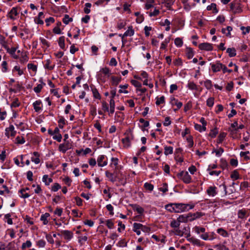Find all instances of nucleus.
<instances>
[{
  "mask_svg": "<svg viewBox=\"0 0 250 250\" xmlns=\"http://www.w3.org/2000/svg\"><path fill=\"white\" fill-rule=\"evenodd\" d=\"M173 207L174 212L180 213L188 210V207H189V209H192L194 206L188 204L174 203Z\"/></svg>",
  "mask_w": 250,
  "mask_h": 250,
  "instance_id": "nucleus-1",
  "label": "nucleus"
},
{
  "mask_svg": "<svg viewBox=\"0 0 250 250\" xmlns=\"http://www.w3.org/2000/svg\"><path fill=\"white\" fill-rule=\"evenodd\" d=\"M185 184H189L191 182V177L188 171H182L177 175Z\"/></svg>",
  "mask_w": 250,
  "mask_h": 250,
  "instance_id": "nucleus-2",
  "label": "nucleus"
},
{
  "mask_svg": "<svg viewBox=\"0 0 250 250\" xmlns=\"http://www.w3.org/2000/svg\"><path fill=\"white\" fill-rule=\"evenodd\" d=\"M100 72V73L98 74V78L103 82L105 81V76L108 78L111 75L110 71L107 67L102 68Z\"/></svg>",
  "mask_w": 250,
  "mask_h": 250,
  "instance_id": "nucleus-3",
  "label": "nucleus"
},
{
  "mask_svg": "<svg viewBox=\"0 0 250 250\" xmlns=\"http://www.w3.org/2000/svg\"><path fill=\"white\" fill-rule=\"evenodd\" d=\"M125 137L122 139V142L124 147H129L131 146V141L133 138V136L132 134L129 133H125Z\"/></svg>",
  "mask_w": 250,
  "mask_h": 250,
  "instance_id": "nucleus-4",
  "label": "nucleus"
},
{
  "mask_svg": "<svg viewBox=\"0 0 250 250\" xmlns=\"http://www.w3.org/2000/svg\"><path fill=\"white\" fill-rule=\"evenodd\" d=\"M230 10L234 14L240 13L242 10L240 6V4L237 2H232L230 4Z\"/></svg>",
  "mask_w": 250,
  "mask_h": 250,
  "instance_id": "nucleus-5",
  "label": "nucleus"
},
{
  "mask_svg": "<svg viewBox=\"0 0 250 250\" xmlns=\"http://www.w3.org/2000/svg\"><path fill=\"white\" fill-rule=\"evenodd\" d=\"M16 131L15 130V128L14 126L11 125L9 126V127H7L5 129V135L9 137L10 136L12 137H14L16 135Z\"/></svg>",
  "mask_w": 250,
  "mask_h": 250,
  "instance_id": "nucleus-6",
  "label": "nucleus"
},
{
  "mask_svg": "<svg viewBox=\"0 0 250 250\" xmlns=\"http://www.w3.org/2000/svg\"><path fill=\"white\" fill-rule=\"evenodd\" d=\"M198 47L201 50L206 51H211L213 49V46L212 44L208 42L201 43L199 44Z\"/></svg>",
  "mask_w": 250,
  "mask_h": 250,
  "instance_id": "nucleus-7",
  "label": "nucleus"
},
{
  "mask_svg": "<svg viewBox=\"0 0 250 250\" xmlns=\"http://www.w3.org/2000/svg\"><path fill=\"white\" fill-rule=\"evenodd\" d=\"M211 69L214 73L220 71L222 68L223 64L219 61H217L215 63H210Z\"/></svg>",
  "mask_w": 250,
  "mask_h": 250,
  "instance_id": "nucleus-8",
  "label": "nucleus"
},
{
  "mask_svg": "<svg viewBox=\"0 0 250 250\" xmlns=\"http://www.w3.org/2000/svg\"><path fill=\"white\" fill-rule=\"evenodd\" d=\"M71 145L68 141L64 144H61L59 145V150L64 153L66 151L71 148Z\"/></svg>",
  "mask_w": 250,
  "mask_h": 250,
  "instance_id": "nucleus-9",
  "label": "nucleus"
},
{
  "mask_svg": "<svg viewBox=\"0 0 250 250\" xmlns=\"http://www.w3.org/2000/svg\"><path fill=\"white\" fill-rule=\"evenodd\" d=\"M170 100V103L172 105H175L177 106V109H174L175 111L180 109L182 106V103L181 102H179L178 100L177 99H176L174 97H171Z\"/></svg>",
  "mask_w": 250,
  "mask_h": 250,
  "instance_id": "nucleus-10",
  "label": "nucleus"
},
{
  "mask_svg": "<svg viewBox=\"0 0 250 250\" xmlns=\"http://www.w3.org/2000/svg\"><path fill=\"white\" fill-rule=\"evenodd\" d=\"M60 232L61 233V235H62L63 236L64 238L67 240H71L73 236V232L69 230H61Z\"/></svg>",
  "mask_w": 250,
  "mask_h": 250,
  "instance_id": "nucleus-11",
  "label": "nucleus"
},
{
  "mask_svg": "<svg viewBox=\"0 0 250 250\" xmlns=\"http://www.w3.org/2000/svg\"><path fill=\"white\" fill-rule=\"evenodd\" d=\"M106 158L105 156L104 155H100L97 159V163L99 167H104L107 164V162L105 160Z\"/></svg>",
  "mask_w": 250,
  "mask_h": 250,
  "instance_id": "nucleus-12",
  "label": "nucleus"
},
{
  "mask_svg": "<svg viewBox=\"0 0 250 250\" xmlns=\"http://www.w3.org/2000/svg\"><path fill=\"white\" fill-rule=\"evenodd\" d=\"M207 193L210 196H215L217 194V188L215 186L209 187L207 190Z\"/></svg>",
  "mask_w": 250,
  "mask_h": 250,
  "instance_id": "nucleus-13",
  "label": "nucleus"
},
{
  "mask_svg": "<svg viewBox=\"0 0 250 250\" xmlns=\"http://www.w3.org/2000/svg\"><path fill=\"white\" fill-rule=\"evenodd\" d=\"M203 216V214L201 212H196L195 213H188V220L189 221H192L196 219L199 218Z\"/></svg>",
  "mask_w": 250,
  "mask_h": 250,
  "instance_id": "nucleus-14",
  "label": "nucleus"
},
{
  "mask_svg": "<svg viewBox=\"0 0 250 250\" xmlns=\"http://www.w3.org/2000/svg\"><path fill=\"white\" fill-rule=\"evenodd\" d=\"M112 163L110 164V166L115 167V170L121 169L122 168L121 166L118 165V159L117 158L112 157L111 158Z\"/></svg>",
  "mask_w": 250,
  "mask_h": 250,
  "instance_id": "nucleus-15",
  "label": "nucleus"
},
{
  "mask_svg": "<svg viewBox=\"0 0 250 250\" xmlns=\"http://www.w3.org/2000/svg\"><path fill=\"white\" fill-rule=\"evenodd\" d=\"M135 226L137 229H141L144 232L148 233L150 230L149 227L144 226L142 224H135Z\"/></svg>",
  "mask_w": 250,
  "mask_h": 250,
  "instance_id": "nucleus-16",
  "label": "nucleus"
},
{
  "mask_svg": "<svg viewBox=\"0 0 250 250\" xmlns=\"http://www.w3.org/2000/svg\"><path fill=\"white\" fill-rule=\"evenodd\" d=\"M39 82L41 83V84H38L37 86L34 88V91L37 93H40L41 91L43 86L45 85V83H43L42 79H40L39 80Z\"/></svg>",
  "mask_w": 250,
  "mask_h": 250,
  "instance_id": "nucleus-17",
  "label": "nucleus"
},
{
  "mask_svg": "<svg viewBox=\"0 0 250 250\" xmlns=\"http://www.w3.org/2000/svg\"><path fill=\"white\" fill-rule=\"evenodd\" d=\"M44 18L43 13L42 12H41L39 13L38 17H36L35 18V22L38 24H43V21L42 20V19Z\"/></svg>",
  "mask_w": 250,
  "mask_h": 250,
  "instance_id": "nucleus-18",
  "label": "nucleus"
},
{
  "mask_svg": "<svg viewBox=\"0 0 250 250\" xmlns=\"http://www.w3.org/2000/svg\"><path fill=\"white\" fill-rule=\"evenodd\" d=\"M134 34V31L131 26H129L128 30L126 31L124 34H123V37L127 36H132Z\"/></svg>",
  "mask_w": 250,
  "mask_h": 250,
  "instance_id": "nucleus-19",
  "label": "nucleus"
},
{
  "mask_svg": "<svg viewBox=\"0 0 250 250\" xmlns=\"http://www.w3.org/2000/svg\"><path fill=\"white\" fill-rule=\"evenodd\" d=\"M18 10L17 8L13 7L9 13V18L11 19H15V17L18 15Z\"/></svg>",
  "mask_w": 250,
  "mask_h": 250,
  "instance_id": "nucleus-20",
  "label": "nucleus"
},
{
  "mask_svg": "<svg viewBox=\"0 0 250 250\" xmlns=\"http://www.w3.org/2000/svg\"><path fill=\"white\" fill-rule=\"evenodd\" d=\"M33 155L35 158L32 157L31 161L34 162L36 164H38L40 163V154L38 152H34Z\"/></svg>",
  "mask_w": 250,
  "mask_h": 250,
  "instance_id": "nucleus-21",
  "label": "nucleus"
},
{
  "mask_svg": "<svg viewBox=\"0 0 250 250\" xmlns=\"http://www.w3.org/2000/svg\"><path fill=\"white\" fill-rule=\"evenodd\" d=\"M42 102L40 100L36 101L33 104V105L34 109L36 112H39L42 109V108L40 105L41 104Z\"/></svg>",
  "mask_w": 250,
  "mask_h": 250,
  "instance_id": "nucleus-22",
  "label": "nucleus"
},
{
  "mask_svg": "<svg viewBox=\"0 0 250 250\" xmlns=\"http://www.w3.org/2000/svg\"><path fill=\"white\" fill-rule=\"evenodd\" d=\"M28 61V57L26 53H21V57L20 58V62L21 63L24 64Z\"/></svg>",
  "mask_w": 250,
  "mask_h": 250,
  "instance_id": "nucleus-23",
  "label": "nucleus"
},
{
  "mask_svg": "<svg viewBox=\"0 0 250 250\" xmlns=\"http://www.w3.org/2000/svg\"><path fill=\"white\" fill-rule=\"evenodd\" d=\"M177 219L180 223L188 222L189 221L188 220V214L187 215L183 214L180 215Z\"/></svg>",
  "mask_w": 250,
  "mask_h": 250,
  "instance_id": "nucleus-24",
  "label": "nucleus"
},
{
  "mask_svg": "<svg viewBox=\"0 0 250 250\" xmlns=\"http://www.w3.org/2000/svg\"><path fill=\"white\" fill-rule=\"evenodd\" d=\"M65 37L64 36L60 37L58 40V44L59 46L62 49L65 48Z\"/></svg>",
  "mask_w": 250,
  "mask_h": 250,
  "instance_id": "nucleus-25",
  "label": "nucleus"
},
{
  "mask_svg": "<svg viewBox=\"0 0 250 250\" xmlns=\"http://www.w3.org/2000/svg\"><path fill=\"white\" fill-rule=\"evenodd\" d=\"M105 176L109 179V180L112 182H114L116 181V177L114 176V173H111L108 171H105Z\"/></svg>",
  "mask_w": 250,
  "mask_h": 250,
  "instance_id": "nucleus-26",
  "label": "nucleus"
},
{
  "mask_svg": "<svg viewBox=\"0 0 250 250\" xmlns=\"http://www.w3.org/2000/svg\"><path fill=\"white\" fill-rule=\"evenodd\" d=\"M227 53L229 54L230 57H233L236 56V50L234 48H229L227 49Z\"/></svg>",
  "mask_w": 250,
  "mask_h": 250,
  "instance_id": "nucleus-27",
  "label": "nucleus"
},
{
  "mask_svg": "<svg viewBox=\"0 0 250 250\" xmlns=\"http://www.w3.org/2000/svg\"><path fill=\"white\" fill-rule=\"evenodd\" d=\"M42 181L45 183V185L48 186L50 183L52 182L53 180L51 178H49L47 175H44L42 177Z\"/></svg>",
  "mask_w": 250,
  "mask_h": 250,
  "instance_id": "nucleus-28",
  "label": "nucleus"
},
{
  "mask_svg": "<svg viewBox=\"0 0 250 250\" xmlns=\"http://www.w3.org/2000/svg\"><path fill=\"white\" fill-rule=\"evenodd\" d=\"M50 214L49 213H45L44 214H42L41 217V220L43 221V223L44 225H46L48 224V221L47 220V218L49 217Z\"/></svg>",
  "mask_w": 250,
  "mask_h": 250,
  "instance_id": "nucleus-29",
  "label": "nucleus"
},
{
  "mask_svg": "<svg viewBox=\"0 0 250 250\" xmlns=\"http://www.w3.org/2000/svg\"><path fill=\"white\" fill-rule=\"evenodd\" d=\"M154 3V0H146V3L145 4L146 9L148 10L151 7H153Z\"/></svg>",
  "mask_w": 250,
  "mask_h": 250,
  "instance_id": "nucleus-30",
  "label": "nucleus"
},
{
  "mask_svg": "<svg viewBox=\"0 0 250 250\" xmlns=\"http://www.w3.org/2000/svg\"><path fill=\"white\" fill-rule=\"evenodd\" d=\"M208 10H213V12L217 13L218 12V10L216 8V4L214 3H212L210 5H208L207 7Z\"/></svg>",
  "mask_w": 250,
  "mask_h": 250,
  "instance_id": "nucleus-31",
  "label": "nucleus"
},
{
  "mask_svg": "<svg viewBox=\"0 0 250 250\" xmlns=\"http://www.w3.org/2000/svg\"><path fill=\"white\" fill-rule=\"evenodd\" d=\"M180 222H179L178 220L177 219L176 220H173L170 223V227L174 228V229L178 228L180 226Z\"/></svg>",
  "mask_w": 250,
  "mask_h": 250,
  "instance_id": "nucleus-32",
  "label": "nucleus"
},
{
  "mask_svg": "<svg viewBox=\"0 0 250 250\" xmlns=\"http://www.w3.org/2000/svg\"><path fill=\"white\" fill-rule=\"evenodd\" d=\"M92 91L93 93V97L97 99H101V96L99 93L98 90L96 88H92Z\"/></svg>",
  "mask_w": 250,
  "mask_h": 250,
  "instance_id": "nucleus-33",
  "label": "nucleus"
},
{
  "mask_svg": "<svg viewBox=\"0 0 250 250\" xmlns=\"http://www.w3.org/2000/svg\"><path fill=\"white\" fill-rule=\"evenodd\" d=\"M194 128L196 130L199 131L200 132L206 130V126H203L199 124H195Z\"/></svg>",
  "mask_w": 250,
  "mask_h": 250,
  "instance_id": "nucleus-34",
  "label": "nucleus"
},
{
  "mask_svg": "<svg viewBox=\"0 0 250 250\" xmlns=\"http://www.w3.org/2000/svg\"><path fill=\"white\" fill-rule=\"evenodd\" d=\"M230 177L234 180L239 179V174L237 170H234L232 171V173L231 174Z\"/></svg>",
  "mask_w": 250,
  "mask_h": 250,
  "instance_id": "nucleus-35",
  "label": "nucleus"
},
{
  "mask_svg": "<svg viewBox=\"0 0 250 250\" xmlns=\"http://www.w3.org/2000/svg\"><path fill=\"white\" fill-rule=\"evenodd\" d=\"M217 232L221 235L225 237H228L229 235L228 232L222 228H219L217 229Z\"/></svg>",
  "mask_w": 250,
  "mask_h": 250,
  "instance_id": "nucleus-36",
  "label": "nucleus"
},
{
  "mask_svg": "<svg viewBox=\"0 0 250 250\" xmlns=\"http://www.w3.org/2000/svg\"><path fill=\"white\" fill-rule=\"evenodd\" d=\"M194 230L196 232L197 234H199L201 232L204 233L205 232L206 229L205 228L203 227H200L199 226H195L193 228Z\"/></svg>",
  "mask_w": 250,
  "mask_h": 250,
  "instance_id": "nucleus-37",
  "label": "nucleus"
},
{
  "mask_svg": "<svg viewBox=\"0 0 250 250\" xmlns=\"http://www.w3.org/2000/svg\"><path fill=\"white\" fill-rule=\"evenodd\" d=\"M188 240L190 242L192 243L193 244L200 246V241L199 239H196L193 237L188 238Z\"/></svg>",
  "mask_w": 250,
  "mask_h": 250,
  "instance_id": "nucleus-38",
  "label": "nucleus"
},
{
  "mask_svg": "<svg viewBox=\"0 0 250 250\" xmlns=\"http://www.w3.org/2000/svg\"><path fill=\"white\" fill-rule=\"evenodd\" d=\"M246 211L244 209L239 210L238 212V217L240 219H244L246 217Z\"/></svg>",
  "mask_w": 250,
  "mask_h": 250,
  "instance_id": "nucleus-39",
  "label": "nucleus"
},
{
  "mask_svg": "<svg viewBox=\"0 0 250 250\" xmlns=\"http://www.w3.org/2000/svg\"><path fill=\"white\" fill-rule=\"evenodd\" d=\"M111 80L112 82V84L117 85L121 82V78L113 76L111 77Z\"/></svg>",
  "mask_w": 250,
  "mask_h": 250,
  "instance_id": "nucleus-40",
  "label": "nucleus"
},
{
  "mask_svg": "<svg viewBox=\"0 0 250 250\" xmlns=\"http://www.w3.org/2000/svg\"><path fill=\"white\" fill-rule=\"evenodd\" d=\"M165 152L164 153L166 155H167L168 154H171L173 153V147L172 146H166L165 147Z\"/></svg>",
  "mask_w": 250,
  "mask_h": 250,
  "instance_id": "nucleus-41",
  "label": "nucleus"
},
{
  "mask_svg": "<svg viewBox=\"0 0 250 250\" xmlns=\"http://www.w3.org/2000/svg\"><path fill=\"white\" fill-rule=\"evenodd\" d=\"M173 205L174 203L167 204L165 206V209L170 212H174V208Z\"/></svg>",
  "mask_w": 250,
  "mask_h": 250,
  "instance_id": "nucleus-42",
  "label": "nucleus"
},
{
  "mask_svg": "<svg viewBox=\"0 0 250 250\" xmlns=\"http://www.w3.org/2000/svg\"><path fill=\"white\" fill-rule=\"evenodd\" d=\"M133 209L136 210L138 213L140 214H142L144 211V209L143 208L137 205L133 206Z\"/></svg>",
  "mask_w": 250,
  "mask_h": 250,
  "instance_id": "nucleus-43",
  "label": "nucleus"
},
{
  "mask_svg": "<svg viewBox=\"0 0 250 250\" xmlns=\"http://www.w3.org/2000/svg\"><path fill=\"white\" fill-rule=\"evenodd\" d=\"M188 87L191 90L198 89L197 85L193 82H189L188 84Z\"/></svg>",
  "mask_w": 250,
  "mask_h": 250,
  "instance_id": "nucleus-44",
  "label": "nucleus"
},
{
  "mask_svg": "<svg viewBox=\"0 0 250 250\" xmlns=\"http://www.w3.org/2000/svg\"><path fill=\"white\" fill-rule=\"evenodd\" d=\"M173 0H165V6L169 9L171 10V6L173 4Z\"/></svg>",
  "mask_w": 250,
  "mask_h": 250,
  "instance_id": "nucleus-45",
  "label": "nucleus"
},
{
  "mask_svg": "<svg viewBox=\"0 0 250 250\" xmlns=\"http://www.w3.org/2000/svg\"><path fill=\"white\" fill-rule=\"evenodd\" d=\"M227 134L225 132H221L218 136L217 143H221L226 137Z\"/></svg>",
  "mask_w": 250,
  "mask_h": 250,
  "instance_id": "nucleus-46",
  "label": "nucleus"
},
{
  "mask_svg": "<svg viewBox=\"0 0 250 250\" xmlns=\"http://www.w3.org/2000/svg\"><path fill=\"white\" fill-rule=\"evenodd\" d=\"M218 131L217 128H214L210 130L208 135L211 138H213L216 137V135L218 134Z\"/></svg>",
  "mask_w": 250,
  "mask_h": 250,
  "instance_id": "nucleus-47",
  "label": "nucleus"
},
{
  "mask_svg": "<svg viewBox=\"0 0 250 250\" xmlns=\"http://www.w3.org/2000/svg\"><path fill=\"white\" fill-rule=\"evenodd\" d=\"M204 85L207 89H210L212 87V82L209 80H207L204 82Z\"/></svg>",
  "mask_w": 250,
  "mask_h": 250,
  "instance_id": "nucleus-48",
  "label": "nucleus"
},
{
  "mask_svg": "<svg viewBox=\"0 0 250 250\" xmlns=\"http://www.w3.org/2000/svg\"><path fill=\"white\" fill-rule=\"evenodd\" d=\"M72 20L73 19L72 18H69V16L66 14L64 15L62 19V21L64 24H67L70 21H72Z\"/></svg>",
  "mask_w": 250,
  "mask_h": 250,
  "instance_id": "nucleus-49",
  "label": "nucleus"
},
{
  "mask_svg": "<svg viewBox=\"0 0 250 250\" xmlns=\"http://www.w3.org/2000/svg\"><path fill=\"white\" fill-rule=\"evenodd\" d=\"M59 126L61 128H62L63 127L64 125L65 124V120L64 118L61 116L60 117V119L58 121Z\"/></svg>",
  "mask_w": 250,
  "mask_h": 250,
  "instance_id": "nucleus-50",
  "label": "nucleus"
},
{
  "mask_svg": "<svg viewBox=\"0 0 250 250\" xmlns=\"http://www.w3.org/2000/svg\"><path fill=\"white\" fill-rule=\"evenodd\" d=\"M50 63L51 61L49 59L46 60L45 64L44 65L45 68L49 70H52L54 67V65L53 66L50 65Z\"/></svg>",
  "mask_w": 250,
  "mask_h": 250,
  "instance_id": "nucleus-51",
  "label": "nucleus"
},
{
  "mask_svg": "<svg viewBox=\"0 0 250 250\" xmlns=\"http://www.w3.org/2000/svg\"><path fill=\"white\" fill-rule=\"evenodd\" d=\"M214 98L213 97H209L207 100V105L208 107H212L214 104Z\"/></svg>",
  "mask_w": 250,
  "mask_h": 250,
  "instance_id": "nucleus-52",
  "label": "nucleus"
},
{
  "mask_svg": "<svg viewBox=\"0 0 250 250\" xmlns=\"http://www.w3.org/2000/svg\"><path fill=\"white\" fill-rule=\"evenodd\" d=\"M91 7V4L90 3H86L85 4V7L84 8L83 11L85 14H89L90 12V8Z\"/></svg>",
  "mask_w": 250,
  "mask_h": 250,
  "instance_id": "nucleus-53",
  "label": "nucleus"
},
{
  "mask_svg": "<svg viewBox=\"0 0 250 250\" xmlns=\"http://www.w3.org/2000/svg\"><path fill=\"white\" fill-rule=\"evenodd\" d=\"M144 188L150 191H151L153 190L154 186L153 185H152L150 183H145L144 184Z\"/></svg>",
  "mask_w": 250,
  "mask_h": 250,
  "instance_id": "nucleus-54",
  "label": "nucleus"
},
{
  "mask_svg": "<svg viewBox=\"0 0 250 250\" xmlns=\"http://www.w3.org/2000/svg\"><path fill=\"white\" fill-rule=\"evenodd\" d=\"M32 243L30 240H27L26 242L23 243L21 246V249L24 250L26 248H30L31 247Z\"/></svg>",
  "mask_w": 250,
  "mask_h": 250,
  "instance_id": "nucleus-55",
  "label": "nucleus"
},
{
  "mask_svg": "<svg viewBox=\"0 0 250 250\" xmlns=\"http://www.w3.org/2000/svg\"><path fill=\"white\" fill-rule=\"evenodd\" d=\"M165 98L164 96L156 98V104L158 105L165 103Z\"/></svg>",
  "mask_w": 250,
  "mask_h": 250,
  "instance_id": "nucleus-56",
  "label": "nucleus"
},
{
  "mask_svg": "<svg viewBox=\"0 0 250 250\" xmlns=\"http://www.w3.org/2000/svg\"><path fill=\"white\" fill-rule=\"evenodd\" d=\"M175 44L178 47H181L183 44L182 40L180 38H177L174 41Z\"/></svg>",
  "mask_w": 250,
  "mask_h": 250,
  "instance_id": "nucleus-57",
  "label": "nucleus"
},
{
  "mask_svg": "<svg viewBox=\"0 0 250 250\" xmlns=\"http://www.w3.org/2000/svg\"><path fill=\"white\" fill-rule=\"evenodd\" d=\"M229 130L230 132V135L233 138H235V136H234V135H235L239 131L238 130V128H229Z\"/></svg>",
  "mask_w": 250,
  "mask_h": 250,
  "instance_id": "nucleus-58",
  "label": "nucleus"
},
{
  "mask_svg": "<svg viewBox=\"0 0 250 250\" xmlns=\"http://www.w3.org/2000/svg\"><path fill=\"white\" fill-rule=\"evenodd\" d=\"M194 53L191 48L187 49V56L188 59H191L193 57Z\"/></svg>",
  "mask_w": 250,
  "mask_h": 250,
  "instance_id": "nucleus-59",
  "label": "nucleus"
},
{
  "mask_svg": "<svg viewBox=\"0 0 250 250\" xmlns=\"http://www.w3.org/2000/svg\"><path fill=\"white\" fill-rule=\"evenodd\" d=\"M27 68L28 69H31L35 72H36L37 71V66L33 63H28Z\"/></svg>",
  "mask_w": 250,
  "mask_h": 250,
  "instance_id": "nucleus-60",
  "label": "nucleus"
},
{
  "mask_svg": "<svg viewBox=\"0 0 250 250\" xmlns=\"http://www.w3.org/2000/svg\"><path fill=\"white\" fill-rule=\"evenodd\" d=\"M159 190L163 192V193H166L168 191V186L167 183H164L163 184V186L159 188Z\"/></svg>",
  "mask_w": 250,
  "mask_h": 250,
  "instance_id": "nucleus-61",
  "label": "nucleus"
},
{
  "mask_svg": "<svg viewBox=\"0 0 250 250\" xmlns=\"http://www.w3.org/2000/svg\"><path fill=\"white\" fill-rule=\"evenodd\" d=\"M192 102L191 101H188L184 106V111L185 112H187V111L190 109L192 107Z\"/></svg>",
  "mask_w": 250,
  "mask_h": 250,
  "instance_id": "nucleus-62",
  "label": "nucleus"
},
{
  "mask_svg": "<svg viewBox=\"0 0 250 250\" xmlns=\"http://www.w3.org/2000/svg\"><path fill=\"white\" fill-rule=\"evenodd\" d=\"M61 188V186L57 183L54 184L53 186L52 187L51 190L54 192H56L58 191L59 189Z\"/></svg>",
  "mask_w": 250,
  "mask_h": 250,
  "instance_id": "nucleus-63",
  "label": "nucleus"
},
{
  "mask_svg": "<svg viewBox=\"0 0 250 250\" xmlns=\"http://www.w3.org/2000/svg\"><path fill=\"white\" fill-rule=\"evenodd\" d=\"M240 29L242 31V33L244 35H246V34L249 33L250 31V26H247V27H245L244 26H241Z\"/></svg>",
  "mask_w": 250,
  "mask_h": 250,
  "instance_id": "nucleus-64",
  "label": "nucleus"
}]
</instances>
